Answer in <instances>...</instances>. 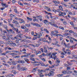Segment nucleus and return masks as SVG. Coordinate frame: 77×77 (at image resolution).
Returning <instances> with one entry per match:
<instances>
[{
  "mask_svg": "<svg viewBox=\"0 0 77 77\" xmlns=\"http://www.w3.org/2000/svg\"><path fill=\"white\" fill-rule=\"evenodd\" d=\"M57 33H58V32L57 30H55V31H52L51 32V34L54 35V36H56V35Z\"/></svg>",
  "mask_w": 77,
  "mask_h": 77,
  "instance_id": "obj_1",
  "label": "nucleus"
},
{
  "mask_svg": "<svg viewBox=\"0 0 77 77\" xmlns=\"http://www.w3.org/2000/svg\"><path fill=\"white\" fill-rule=\"evenodd\" d=\"M50 23L51 24V25H52V26H54V27H57V28L59 27L58 26H57V25L56 24H54L55 23L54 22H50Z\"/></svg>",
  "mask_w": 77,
  "mask_h": 77,
  "instance_id": "obj_2",
  "label": "nucleus"
},
{
  "mask_svg": "<svg viewBox=\"0 0 77 77\" xmlns=\"http://www.w3.org/2000/svg\"><path fill=\"white\" fill-rule=\"evenodd\" d=\"M54 74V72L53 71H51L50 72V73L48 74V76H51V75H52L53 74Z\"/></svg>",
  "mask_w": 77,
  "mask_h": 77,
  "instance_id": "obj_3",
  "label": "nucleus"
},
{
  "mask_svg": "<svg viewBox=\"0 0 77 77\" xmlns=\"http://www.w3.org/2000/svg\"><path fill=\"white\" fill-rule=\"evenodd\" d=\"M30 45L31 46H32V47H39L40 45V44H36L35 45H35L32 44H30Z\"/></svg>",
  "mask_w": 77,
  "mask_h": 77,
  "instance_id": "obj_4",
  "label": "nucleus"
},
{
  "mask_svg": "<svg viewBox=\"0 0 77 77\" xmlns=\"http://www.w3.org/2000/svg\"><path fill=\"white\" fill-rule=\"evenodd\" d=\"M38 73H39V74H42V72H44V71L43 69L40 70V69H38Z\"/></svg>",
  "mask_w": 77,
  "mask_h": 77,
  "instance_id": "obj_5",
  "label": "nucleus"
},
{
  "mask_svg": "<svg viewBox=\"0 0 77 77\" xmlns=\"http://www.w3.org/2000/svg\"><path fill=\"white\" fill-rule=\"evenodd\" d=\"M48 71H50V69L49 68H47L45 70H43V72H47L48 73Z\"/></svg>",
  "mask_w": 77,
  "mask_h": 77,
  "instance_id": "obj_6",
  "label": "nucleus"
},
{
  "mask_svg": "<svg viewBox=\"0 0 77 77\" xmlns=\"http://www.w3.org/2000/svg\"><path fill=\"white\" fill-rule=\"evenodd\" d=\"M44 33V32H40V33H38V35L39 36H42V34Z\"/></svg>",
  "mask_w": 77,
  "mask_h": 77,
  "instance_id": "obj_7",
  "label": "nucleus"
},
{
  "mask_svg": "<svg viewBox=\"0 0 77 77\" xmlns=\"http://www.w3.org/2000/svg\"><path fill=\"white\" fill-rule=\"evenodd\" d=\"M13 21L14 22H13V23H15L16 24H18V25H19V23H18V22L17 21L15 20H14Z\"/></svg>",
  "mask_w": 77,
  "mask_h": 77,
  "instance_id": "obj_8",
  "label": "nucleus"
},
{
  "mask_svg": "<svg viewBox=\"0 0 77 77\" xmlns=\"http://www.w3.org/2000/svg\"><path fill=\"white\" fill-rule=\"evenodd\" d=\"M17 62L19 63H24V61H22L21 60H20L17 61Z\"/></svg>",
  "mask_w": 77,
  "mask_h": 77,
  "instance_id": "obj_9",
  "label": "nucleus"
},
{
  "mask_svg": "<svg viewBox=\"0 0 77 77\" xmlns=\"http://www.w3.org/2000/svg\"><path fill=\"white\" fill-rule=\"evenodd\" d=\"M34 26H36L37 27H41V25H39V24L36 23H34Z\"/></svg>",
  "mask_w": 77,
  "mask_h": 77,
  "instance_id": "obj_10",
  "label": "nucleus"
},
{
  "mask_svg": "<svg viewBox=\"0 0 77 77\" xmlns=\"http://www.w3.org/2000/svg\"><path fill=\"white\" fill-rule=\"evenodd\" d=\"M35 54L36 55H38V54H41V51H38V52L37 51H35Z\"/></svg>",
  "mask_w": 77,
  "mask_h": 77,
  "instance_id": "obj_11",
  "label": "nucleus"
},
{
  "mask_svg": "<svg viewBox=\"0 0 77 77\" xmlns=\"http://www.w3.org/2000/svg\"><path fill=\"white\" fill-rule=\"evenodd\" d=\"M71 6L72 8H73L74 9H75L76 10H77V8H75V6L72 5H71Z\"/></svg>",
  "mask_w": 77,
  "mask_h": 77,
  "instance_id": "obj_12",
  "label": "nucleus"
},
{
  "mask_svg": "<svg viewBox=\"0 0 77 77\" xmlns=\"http://www.w3.org/2000/svg\"><path fill=\"white\" fill-rule=\"evenodd\" d=\"M11 65H15L16 64H15V62L13 61L12 62H11Z\"/></svg>",
  "mask_w": 77,
  "mask_h": 77,
  "instance_id": "obj_13",
  "label": "nucleus"
},
{
  "mask_svg": "<svg viewBox=\"0 0 77 77\" xmlns=\"http://www.w3.org/2000/svg\"><path fill=\"white\" fill-rule=\"evenodd\" d=\"M21 29H26V27L24 26H21Z\"/></svg>",
  "mask_w": 77,
  "mask_h": 77,
  "instance_id": "obj_14",
  "label": "nucleus"
},
{
  "mask_svg": "<svg viewBox=\"0 0 77 77\" xmlns=\"http://www.w3.org/2000/svg\"><path fill=\"white\" fill-rule=\"evenodd\" d=\"M27 19L29 21H32V18H30L28 17H27Z\"/></svg>",
  "mask_w": 77,
  "mask_h": 77,
  "instance_id": "obj_15",
  "label": "nucleus"
},
{
  "mask_svg": "<svg viewBox=\"0 0 77 77\" xmlns=\"http://www.w3.org/2000/svg\"><path fill=\"white\" fill-rule=\"evenodd\" d=\"M61 4H62V5H63V6H65V7H66L67 6V5L65 4L64 2H62Z\"/></svg>",
  "mask_w": 77,
  "mask_h": 77,
  "instance_id": "obj_16",
  "label": "nucleus"
},
{
  "mask_svg": "<svg viewBox=\"0 0 77 77\" xmlns=\"http://www.w3.org/2000/svg\"><path fill=\"white\" fill-rule=\"evenodd\" d=\"M23 35V34H18L17 35V36H18V37H19L20 38H21V36Z\"/></svg>",
  "mask_w": 77,
  "mask_h": 77,
  "instance_id": "obj_17",
  "label": "nucleus"
},
{
  "mask_svg": "<svg viewBox=\"0 0 77 77\" xmlns=\"http://www.w3.org/2000/svg\"><path fill=\"white\" fill-rule=\"evenodd\" d=\"M30 54L28 53V54H25V55L26 57H28V56H29V55H30Z\"/></svg>",
  "mask_w": 77,
  "mask_h": 77,
  "instance_id": "obj_18",
  "label": "nucleus"
},
{
  "mask_svg": "<svg viewBox=\"0 0 77 77\" xmlns=\"http://www.w3.org/2000/svg\"><path fill=\"white\" fill-rule=\"evenodd\" d=\"M3 38L6 41H7V40H9V39L8 38H7L6 37H5V36H3Z\"/></svg>",
  "mask_w": 77,
  "mask_h": 77,
  "instance_id": "obj_19",
  "label": "nucleus"
},
{
  "mask_svg": "<svg viewBox=\"0 0 77 77\" xmlns=\"http://www.w3.org/2000/svg\"><path fill=\"white\" fill-rule=\"evenodd\" d=\"M44 48L45 50V53H47V48L45 47H44Z\"/></svg>",
  "mask_w": 77,
  "mask_h": 77,
  "instance_id": "obj_20",
  "label": "nucleus"
},
{
  "mask_svg": "<svg viewBox=\"0 0 77 77\" xmlns=\"http://www.w3.org/2000/svg\"><path fill=\"white\" fill-rule=\"evenodd\" d=\"M18 4H19V5H20V6H23V4L21 3V2H20V1L18 2Z\"/></svg>",
  "mask_w": 77,
  "mask_h": 77,
  "instance_id": "obj_21",
  "label": "nucleus"
},
{
  "mask_svg": "<svg viewBox=\"0 0 77 77\" xmlns=\"http://www.w3.org/2000/svg\"><path fill=\"white\" fill-rule=\"evenodd\" d=\"M56 60H57V63H60V60H59V59H58V58H57Z\"/></svg>",
  "mask_w": 77,
  "mask_h": 77,
  "instance_id": "obj_22",
  "label": "nucleus"
},
{
  "mask_svg": "<svg viewBox=\"0 0 77 77\" xmlns=\"http://www.w3.org/2000/svg\"><path fill=\"white\" fill-rule=\"evenodd\" d=\"M57 18V17L56 16H54L52 18V20H56Z\"/></svg>",
  "mask_w": 77,
  "mask_h": 77,
  "instance_id": "obj_23",
  "label": "nucleus"
},
{
  "mask_svg": "<svg viewBox=\"0 0 77 77\" xmlns=\"http://www.w3.org/2000/svg\"><path fill=\"white\" fill-rule=\"evenodd\" d=\"M1 5H2V6H3V7H4V6H5L6 5V4H4V3H3L2 2L1 3Z\"/></svg>",
  "mask_w": 77,
  "mask_h": 77,
  "instance_id": "obj_24",
  "label": "nucleus"
},
{
  "mask_svg": "<svg viewBox=\"0 0 77 77\" xmlns=\"http://www.w3.org/2000/svg\"><path fill=\"white\" fill-rule=\"evenodd\" d=\"M30 60H32V61H35V58H34L31 57L30 58Z\"/></svg>",
  "mask_w": 77,
  "mask_h": 77,
  "instance_id": "obj_25",
  "label": "nucleus"
},
{
  "mask_svg": "<svg viewBox=\"0 0 77 77\" xmlns=\"http://www.w3.org/2000/svg\"><path fill=\"white\" fill-rule=\"evenodd\" d=\"M59 8L60 10H61V11H63V8H62V6L60 5L59 6Z\"/></svg>",
  "mask_w": 77,
  "mask_h": 77,
  "instance_id": "obj_26",
  "label": "nucleus"
},
{
  "mask_svg": "<svg viewBox=\"0 0 77 77\" xmlns=\"http://www.w3.org/2000/svg\"><path fill=\"white\" fill-rule=\"evenodd\" d=\"M37 17L38 19L39 20V19H40L41 18H42V17L41 16H37Z\"/></svg>",
  "mask_w": 77,
  "mask_h": 77,
  "instance_id": "obj_27",
  "label": "nucleus"
},
{
  "mask_svg": "<svg viewBox=\"0 0 77 77\" xmlns=\"http://www.w3.org/2000/svg\"><path fill=\"white\" fill-rule=\"evenodd\" d=\"M43 22L45 24H46L47 23H48V21L46 20H45Z\"/></svg>",
  "mask_w": 77,
  "mask_h": 77,
  "instance_id": "obj_28",
  "label": "nucleus"
},
{
  "mask_svg": "<svg viewBox=\"0 0 77 77\" xmlns=\"http://www.w3.org/2000/svg\"><path fill=\"white\" fill-rule=\"evenodd\" d=\"M62 14H63V13L62 12H60L59 14V16H62Z\"/></svg>",
  "mask_w": 77,
  "mask_h": 77,
  "instance_id": "obj_29",
  "label": "nucleus"
},
{
  "mask_svg": "<svg viewBox=\"0 0 77 77\" xmlns=\"http://www.w3.org/2000/svg\"><path fill=\"white\" fill-rule=\"evenodd\" d=\"M18 69L19 71H23V67L21 68L20 67V68H19Z\"/></svg>",
  "mask_w": 77,
  "mask_h": 77,
  "instance_id": "obj_30",
  "label": "nucleus"
},
{
  "mask_svg": "<svg viewBox=\"0 0 77 77\" xmlns=\"http://www.w3.org/2000/svg\"><path fill=\"white\" fill-rule=\"evenodd\" d=\"M56 58H57V56H56V55H54V59L55 60H56Z\"/></svg>",
  "mask_w": 77,
  "mask_h": 77,
  "instance_id": "obj_31",
  "label": "nucleus"
},
{
  "mask_svg": "<svg viewBox=\"0 0 77 77\" xmlns=\"http://www.w3.org/2000/svg\"><path fill=\"white\" fill-rule=\"evenodd\" d=\"M27 41L26 39H23L21 41V42H27Z\"/></svg>",
  "mask_w": 77,
  "mask_h": 77,
  "instance_id": "obj_32",
  "label": "nucleus"
},
{
  "mask_svg": "<svg viewBox=\"0 0 77 77\" xmlns=\"http://www.w3.org/2000/svg\"><path fill=\"white\" fill-rule=\"evenodd\" d=\"M73 33V35H75V36H76V37H77V34L76 33L74 32V33Z\"/></svg>",
  "mask_w": 77,
  "mask_h": 77,
  "instance_id": "obj_33",
  "label": "nucleus"
},
{
  "mask_svg": "<svg viewBox=\"0 0 77 77\" xmlns=\"http://www.w3.org/2000/svg\"><path fill=\"white\" fill-rule=\"evenodd\" d=\"M14 58H20V56H17L14 57Z\"/></svg>",
  "mask_w": 77,
  "mask_h": 77,
  "instance_id": "obj_34",
  "label": "nucleus"
},
{
  "mask_svg": "<svg viewBox=\"0 0 77 77\" xmlns=\"http://www.w3.org/2000/svg\"><path fill=\"white\" fill-rule=\"evenodd\" d=\"M12 72H13V73L14 74H17V72L14 70L12 71Z\"/></svg>",
  "mask_w": 77,
  "mask_h": 77,
  "instance_id": "obj_35",
  "label": "nucleus"
},
{
  "mask_svg": "<svg viewBox=\"0 0 77 77\" xmlns=\"http://www.w3.org/2000/svg\"><path fill=\"white\" fill-rule=\"evenodd\" d=\"M17 68L18 69H19V68H21V66H20V65H17Z\"/></svg>",
  "mask_w": 77,
  "mask_h": 77,
  "instance_id": "obj_36",
  "label": "nucleus"
},
{
  "mask_svg": "<svg viewBox=\"0 0 77 77\" xmlns=\"http://www.w3.org/2000/svg\"><path fill=\"white\" fill-rule=\"evenodd\" d=\"M69 33H74V31L72 30H69Z\"/></svg>",
  "mask_w": 77,
  "mask_h": 77,
  "instance_id": "obj_37",
  "label": "nucleus"
},
{
  "mask_svg": "<svg viewBox=\"0 0 77 77\" xmlns=\"http://www.w3.org/2000/svg\"><path fill=\"white\" fill-rule=\"evenodd\" d=\"M57 54V53L56 52H54V53H52V54L53 56H54V55H55L56 54Z\"/></svg>",
  "mask_w": 77,
  "mask_h": 77,
  "instance_id": "obj_38",
  "label": "nucleus"
},
{
  "mask_svg": "<svg viewBox=\"0 0 77 77\" xmlns=\"http://www.w3.org/2000/svg\"><path fill=\"white\" fill-rule=\"evenodd\" d=\"M34 56H35V54L31 55L30 56V57H34Z\"/></svg>",
  "mask_w": 77,
  "mask_h": 77,
  "instance_id": "obj_39",
  "label": "nucleus"
},
{
  "mask_svg": "<svg viewBox=\"0 0 77 77\" xmlns=\"http://www.w3.org/2000/svg\"><path fill=\"white\" fill-rule=\"evenodd\" d=\"M14 12L16 13V14H18V12H17V9H14Z\"/></svg>",
  "mask_w": 77,
  "mask_h": 77,
  "instance_id": "obj_40",
  "label": "nucleus"
},
{
  "mask_svg": "<svg viewBox=\"0 0 77 77\" xmlns=\"http://www.w3.org/2000/svg\"><path fill=\"white\" fill-rule=\"evenodd\" d=\"M40 50H41V51L43 53L44 52V49H43V48H40Z\"/></svg>",
  "mask_w": 77,
  "mask_h": 77,
  "instance_id": "obj_41",
  "label": "nucleus"
},
{
  "mask_svg": "<svg viewBox=\"0 0 77 77\" xmlns=\"http://www.w3.org/2000/svg\"><path fill=\"white\" fill-rule=\"evenodd\" d=\"M26 69H27L25 67V68L23 67V71H26Z\"/></svg>",
  "mask_w": 77,
  "mask_h": 77,
  "instance_id": "obj_42",
  "label": "nucleus"
},
{
  "mask_svg": "<svg viewBox=\"0 0 77 77\" xmlns=\"http://www.w3.org/2000/svg\"><path fill=\"white\" fill-rule=\"evenodd\" d=\"M10 55H11L13 57L15 56V54H14V53L10 54Z\"/></svg>",
  "mask_w": 77,
  "mask_h": 77,
  "instance_id": "obj_43",
  "label": "nucleus"
},
{
  "mask_svg": "<svg viewBox=\"0 0 77 77\" xmlns=\"http://www.w3.org/2000/svg\"><path fill=\"white\" fill-rule=\"evenodd\" d=\"M7 48H8V50H12V48H11L10 47H8L7 48H6V49H7Z\"/></svg>",
  "mask_w": 77,
  "mask_h": 77,
  "instance_id": "obj_44",
  "label": "nucleus"
},
{
  "mask_svg": "<svg viewBox=\"0 0 77 77\" xmlns=\"http://www.w3.org/2000/svg\"><path fill=\"white\" fill-rule=\"evenodd\" d=\"M7 36L8 37V39H9V38H10V37L9 36V34H7Z\"/></svg>",
  "mask_w": 77,
  "mask_h": 77,
  "instance_id": "obj_45",
  "label": "nucleus"
},
{
  "mask_svg": "<svg viewBox=\"0 0 77 77\" xmlns=\"http://www.w3.org/2000/svg\"><path fill=\"white\" fill-rule=\"evenodd\" d=\"M11 44H13V45H14V46H17V45L14 43H11Z\"/></svg>",
  "mask_w": 77,
  "mask_h": 77,
  "instance_id": "obj_46",
  "label": "nucleus"
},
{
  "mask_svg": "<svg viewBox=\"0 0 77 77\" xmlns=\"http://www.w3.org/2000/svg\"><path fill=\"white\" fill-rule=\"evenodd\" d=\"M69 15H72V13L70 11H69Z\"/></svg>",
  "mask_w": 77,
  "mask_h": 77,
  "instance_id": "obj_47",
  "label": "nucleus"
},
{
  "mask_svg": "<svg viewBox=\"0 0 77 77\" xmlns=\"http://www.w3.org/2000/svg\"><path fill=\"white\" fill-rule=\"evenodd\" d=\"M25 60L26 62H29V60H28V59H27L26 58L25 59Z\"/></svg>",
  "mask_w": 77,
  "mask_h": 77,
  "instance_id": "obj_48",
  "label": "nucleus"
},
{
  "mask_svg": "<svg viewBox=\"0 0 77 77\" xmlns=\"http://www.w3.org/2000/svg\"><path fill=\"white\" fill-rule=\"evenodd\" d=\"M36 68L33 69V70L32 71V72H35V71H36Z\"/></svg>",
  "mask_w": 77,
  "mask_h": 77,
  "instance_id": "obj_49",
  "label": "nucleus"
},
{
  "mask_svg": "<svg viewBox=\"0 0 77 77\" xmlns=\"http://www.w3.org/2000/svg\"><path fill=\"white\" fill-rule=\"evenodd\" d=\"M63 24H64V25H66V24H67V23H66V21H64L63 23Z\"/></svg>",
  "mask_w": 77,
  "mask_h": 77,
  "instance_id": "obj_50",
  "label": "nucleus"
},
{
  "mask_svg": "<svg viewBox=\"0 0 77 77\" xmlns=\"http://www.w3.org/2000/svg\"><path fill=\"white\" fill-rule=\"evenodd\" d=\"M41 65H42V66H45V64H44V63H41Z\"/></svg>",
  "mask_w": 77,
  "mask_h": 77,
  "instance_id": "obj_51",
  "label": "nucleus"
},
{
  "mask_svg": "<svg viewBox=\"0 0 77 77\" xmlns=\"http://www.w3.org/2000/svg\"><path fill=\"white\" fill-rule=\"evenodd\" d=\"M41 59L42 60H43V61H45V59L44 58H42Z\"/></svg>",
  "mask_w": 77,
  "mask_h": 77,
  "instance_id": "obj_52",
  "label": "nucleus"
},
{
  "mask_svg": "<svg viewBox=\"0 0 77 77\" xmlns=\"http://www.w3.org/2000/svg\"><path fill=\"white\" fill-rule=\"evenodd\" d=\"M26 27H30V25H29V24H26L25 25Z\"/></svg>",
  "mask_w": 77,
  "mask_h": 77,
  "instance_id": "obj_53",
  "label": "nucleus"
},
{
  "mask_svg": "<svg viewBox=\"0 0 77 77\" xmlns=\"http://www.w3.org/2000/svg\"><path fill=\"white\" fill-rule=\"evenodd\" d=\"M1 54L2 56H5V55H6V54L5 53H3L2 54Z\"/></svg>",
  "mask_w": 77,
  "mask_h": 77,
  "instance_id": "obj_54",
  "label": "nucleus"
},
{
  "mask_svg": "<svg viewBox=\"0 0 77 77\" xmlns=\"http://www.w3.org/2000/svg\"><path fill=\"white\" fill-rule=\"evenodd\" d=\"M10 16L11 17H14V15H13V14H11L10 15Z\"/></svg>",
  "mask_w": 77,
  "mask_h": 77,
  "instance_id": "obj_55",
  "label": "nucleus"
},
{
  "mask_svg": "<svg viewBox=\"0 0 77 77\" xmlns=\"http://www.w3.org/2000/svg\"><path fill=\"white\" fill-rule=\"evenodd\" d=\"M44 8L45 9H47L48 8V7L46 6H44Z\"/></svg>",
  "mask_w": 77,
  "mask_h": 77,
  "instance_id": "obj_56",
  "label": "nucleus"
},
{
  "mask_svg": "<svg viewBox=\"0 0 77 77\" xmlns=\"http://www.w3.org/2000/svg\"><path fill=\"white\" fill-rule=\"evenodd\" d=\"M73 57H75V59H77V56L76 55H73Z\"/></svg>",
  "mask_w": 77,
  "mask_h": 77,
  "instance_id": "obj_57",
  "label": "nucleus"
},
{
  "mask_svg": "<svg viewBox=\"0 0 77 77\" xmlns=\"http://www.w3.org/2000/svg\"><path fill=\"white\" fill-rule=\"evenodd\" d=\"M62 73H63L64 74H66L67 73V72L66 71H63V72H62Z\"/></svg>",
  "mask_w": 77,
  "mask_h": 77,
  "instance_id": "obj_58",
  "label": "nucleus"
},
{
  "mask_svg": "<svg viewBox=\"0 0 77 77\" xmlns=\"http://www.w3.org/2000/svg\"><path fill=\"white\" fill-rule=\"evenodd\" d=\"M9 26H11V27H14V25L11 24V23H9Z\"/></svg>",
  "mask_w": 77,
  "mask_h": 77,
  "instance_id": "obj_59",
  "label": "nucleus"
},
{
  "mask_svg": "<svg viewBox=\"0 0 77 77\" xmlns=\"http://www.w3.org/2000/svg\"><path fill=\"white\" fill-rule=\"evenodd\" d=\"M70 24H71V25H72V26H74V23H73V22H70Z\"/></svg>",
  "mask_w": 77,
  "mask_h": 77,
  "instance_id": "obj_60",
  "label": "nucleus"
},
{
  "mask_svg": "<svg viewBox=\"0 0 77 77\" xmlns=\"http://www.w3.org/2000/svg\"><path fill=\"white\" fill-rule=\"evenodd\" d=\"M16 53H18L19 54H20V51H16Z\"/></svg>",
  "mask_w": 77,
  "mask_h": 77,
  "instance_id": "obj_61",
  "label": "nucleus"
},
{
  "mask_svg": "<svg viewBox=\"0 0 77 77\" xmlns=\"http://www.w3.org/2000/svg\"><path fill=\"white\" fill-rule=\"evenodd\" d=\"M57 12H59V13H60V10L59 9H58L57 10Z\"/></svg>",
  "mask_w": 77,
  "mask_h": 77,
  "instance_id": "obj_62",
  "label": "nucleus"
},
{
  "mask_svg": "<svg viewBox=\"0 0 77 77\" xmlns=\"http://www.w3.org/2000/svg\"><path fill=\"white\" fill-rule=\"evenodd\" d=\"M23 46H24V47H25V48H27V47H29L27 45H24Z\"/></svg>",
  "mask_w": 77,
  "mask_h": 77,
  "instance_id": "obj_63",
  "label": "nucleus"
},
{
  "mask_svg": "<svg viewBox=\"0 0 77 77\" xmlns=\"http://www.w3.org/2000/svg\"><path fill=\"white\" fill-rule=\"evenodd\" d=\"M45 18H47V19H49V17L48 16H46Z\"/></svg>",
  "mask_w": 77,
  "mask_h": 77,
  "instance_id": "obj_64",
  "label": "nucleus"
}]
</instances>
